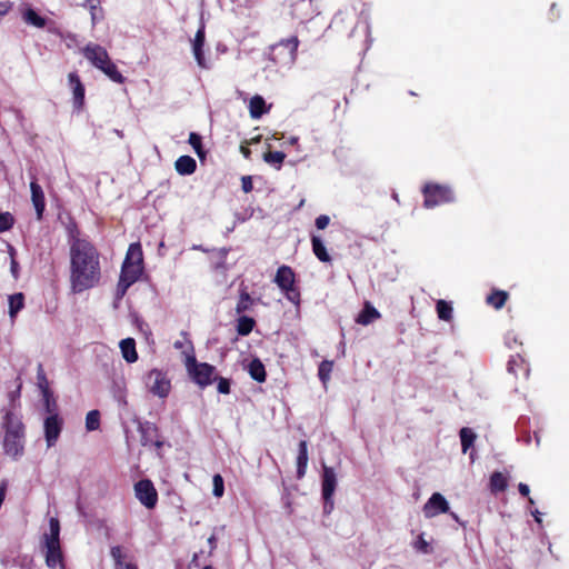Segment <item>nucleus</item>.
Returning a JSON list of instances; mask_svg holds the SVG:
<instances>
[{
    "instance_id": "1",
    "label": "nucleus",
    "mask_w": 569,
    "mask_h": 569,
    "mask_svg": "<svg viewBox=\"0 0 569 569\" xmlns=\"http://www.w3.org/2000/svg\"><path fill=\"white\" fill-rule=\"evenodd\" d=\"M101 280L100 253L91 241H77L70 247V288L81 293Z\"/></svg>"
},
{
    "instance_id": "2",
    "label": "nucleus",
    "mask_w": 569,
    "mask_h": 569,
    "mask_svg": "<svg viewBox=\"0 0 569 569\" xmlns=\"http://www.w3.org/2000/svg\"><path fill=\"white\" fill-rule=\"evenodd\" d=\"M2 428L4 430V453L17 459L24 451L26 427L19 416L7 410L2 419Z\"/></svg>"
},
{
    "instance_id": "3",
    "label": "nucleus",
    "mask_w": 569,
    "mask_h": 569,
    "mask_svg": "<svg viewBox=\"0 0 569 569\" xmlns=\"http://www.w3.org/2000/svg\"><path fill=\"white\" fill-rule=\"evenodd\" d=\"M82 54L94 68L102 71L113 82L119 84L124 82L126 78L112 62L108 51L100 44L88 43L82 48Z\"/></svg>"
},
{
    "instance_id": "4",
    "label": "nucleus",
    "mask_w": 569,
    "mask_h": 569,
    "mask_svg": "<svg viewBox=\"0 0 569 569\" xmlns=\"http://www.w3.org/2000/svg\"><path fill=\"white\" fill-rule=\"evenodd\" d=\"M421 192L423 196V207L426 209H432L456 201L455 191L448 184L427 182L423 184Z\"/></svg>"
},
{
    "instance_id": "5",
    "label": "nucleus",
    "mask_w": 569,
    "mask_h": 569,
    "mask_svg": "<svg viewBox=\"0 0 569 569\" xmlns=\"http://www.w3.org/2000/svg\"><path fill=\"white\" fill-rule=\"evenodd\" d=\"M274 282L290 302L296 306L300 305V290L296 286V273L291 267L286 264L280 266L277 270Z\"/></svg>"
},
{
    "instance_id": "6",
    "label": "nucleus",
    "mask_w": 569,
    "mask_h": 569,
    "mask_svg": "<svg viewBox=\"0 0 569 569\" xmlns=\"http://www.w3.org/2000/svg\"><path fill=\"white\" fill-rule=\"evenodd\" d=\"M186 367L191 379L200 388H206L214 381L216 367L207 362H198L193 355L187 357Z\"/></svg>"
},
{
    "instance_id": "7",
    "label": "nucleus",
    "mask_w": 569,
    "mask_h": 569,
    "mask_svg": "<svg viewBox=\"0 0 569 569\" xmlns=\"http://www.w3.org/2000/svg\"><path fill=\"white\" fill-rule=\"evenodd\" d=\"M298 46L299 39L296 36L282 39L271 47V59L283 66L292 64L297 58Z\"/></svg>"
},
{
    "instance_id": "8",
    "label": "nucleus",
    "mask_w": 569,
    "mask_h": 569,
    "mask_svg": "<svg viewBox=\"0 0 569 569\" xmlns=\"http://www.w3.org/2000/svg\"><path fill=\"white\" fill-rule=\"evenodd\" d=\"M337 487V477L333 468L323 466L322 469V499L323 513L329 515L333 510V495Z\"/></svg>"
},
{
    "instance_id": "9",
    "label": "nucleus",
    "mask_w": 569,
    "mask_h": 569,
    "mask_svg": "<svg viewBox=\"0 0 569 569\" xmlns=\"http://www.w3.org/2000/svg\"><path fill=\"white\" fill-rule=\"evenodd\" d=\"M146 385L150 392L159 398H166L171 390V381L167 373L159 369H152L146 377Z\"/></svg>"
},
{
    "instance_id": "10",
    "label": "nucleus",
    "mask_w": 569,
    "mask_h": 569,
    "mask_svg": "<svg viewBox=\"0 0 569 569\" xmlns=\"http://www.w3.org/2000/svg\"><path fill=\"white\" fill-rule=\"evenodd\" d=\"M137 499L148 509H153L158 502V492L149 479H142L134 485Z\"/></svg>"
},
{
    "instance_id": "11",
    "label": "nucleus",
    "mask_w": 569,
    "mask_h": 569,
    "mask_svg": "<svg viewBox=\"0 0 569 569\" xmlns=\"http://www.w3.org/2000/svg\"><path fill=\"white\" fill-rule=\"evenodd\" d=\"M63 419L58 413L49 415L43 422L47 447H53L62 431Z\"/></svg>"
},
{
    "instance_id": "12",
    "label": "nucleus",
    "mask_w": 569,
    "mask_h": 569,
    "mask_svg": "<svg viewBox=\"0 0 569 569\" xmlns=\"http://www.w3.org/2000/svg\"><path fill=\"white\" fill-rule=\"evenodd\" d=\"M422 510L426 518H433L439 513L448 512L449 505L441 493L435 492L425 503Z\"/></svg>"
},
{
    "instance_id": "13",
    "label": "nucleus",
    "mask_w": 569,
    "mask_h": 569,
    "mask_svg": "<svg viewBox=\"0 0 569 569\" xmlns=\"http://www.w3.org/2000/svg\"><path fill=\"white\" fill-rule=\"evenodd\" d=\"M69 86L72 90L73 108L78 111L82 110L84 106V93L86 89L77 72H70L68 74Z\"/></svg>"
},
{
    "instance_id": "14",
    "label": "nucleus",
    "mask_w": 569,
    "mask_h": 569,
    "mask_svg": "<svg viewBox=\"0 0 569 569\" xmlns=\"http://www.w3.org/2000/svg\"><path fill=\"white\" fill-rule=\"evenodd\" d=\"M206 42V27L203 23L199 27L192 41V51L198 66L202 69L208 68L207 60L203 53V47Z\"/></svg>"
},
{
    "instance_id": "15",
    "label": "nucleus",
    "mask_w": 569,
    "mask_h": 569,
    "mask_svg": "<svg viewBox=\"0 0 569 569\" xmlns=\"http://www.w3.org/2000/svg\"><path fill=\"white\" fill-rule=\"evenodd\" d=\"M507 370L509 373L513 375L515 378H522L527 380L530 375V368L525 358L517 353L511 356L507 363Z\"/></svg>"
},
{
    "instance_id": "16",
    "label": "nucleus",
    "mask_w": 569,
    "mask_h": 569,
    "mask_svg": "<svg viewBox=\"0 0 569 569\" xmlns=\"http://www.w3.org/2000/svg\"><path fill=\"white\" fill-rule=\"evenodd\" d=\"M31 190V201L36 209L38 220H41L43 217V212L46 209V198L42 187L37 182V179H33L30 182Z\"/></svg>"
},
{
    "instance_id": "17",
    "label": "nucleus",
    "mask_w": 569,
    "mask_h": 569,
    "mask_svg": "<svg viewBox=\"0 0 569 569\" xmlns=\"http://www.w3.org/2000/svg\"><path fill=\"white\" fill-rule=\"evenodd\" d=\"M47 548L46 563L49 568L56 569L58 566L63 568V556L60 545L44 543Z\"/></svg>"
},
{
    "instance_id": "18",
    "label": "nucleus",
    "mask_w": 569,
    "mask_h": 569,
    "mask_svg": "<svg viewBox=\"0 0 569 569\" xmlns=\"http://www.w3.org/2000/svg\"><path fill=\"white\" fill-rule=\"evenodd\" d=\"M110 555L114 560L116 569H138L137 563L129 559L127 555H123L120 546L111 547Z\"/></svg>"
},
{
    "instance_id": "19",
    "label": "nucleus",
    "mask_w": 569,
    "mask_h": 569,
    "mask_svg": "<svg viewBox=\"0 0 569 569\" xmlns=\"http://www.w3.org/2000/svg\"><path fill=\"white\" fill-rule=\"evenodd\" d=\"M380 318L381 313L369 301H366L362 310L356 318V322L362 326H368Z\"/></svg>"
},
{
    "instance_id": "20",
    "label": "nucleus",
    "mask_w": 569,
    "mask_h": 569,
    "mask_svg": "<svg viewBox=\"0 0 569 569\" xmlns=\"http://www.w3.org/2000/svg\"><path fill=\"white\" fill-rule=\"evenodd\" d=\"M308 442L300 440L298 445V457H297V478L301 479L305 477L308 466Z\"/></svg>"
},
{
    "instance_id": "21",
    "label": "nucleus",
    "mask_w": 569,
    "mask_h": 569,
    "mask_svg": "<svg viewBox=\"0 0 569 569\" xmlns=\"http://www.w3.org/2000/svg\"><path fill=\"white\" fill-rule=\"evenodd\" d=\"M174 169L181 176H190L197 170V162L191 156H180L174 162Z\"/></svg>"
},
{
    "instance_id": "22",
    "label": "nucleus",
    "mask_w": 569,
    "mask_h": 569,
    "mask_svg": "<svg viewBox=\"0 0 569 569\" xmlns=\"http://www.w3.org/2000/svg\"><path fill=\"white\" fill-rule=\"evenodd\" d=\"M119 346L122 357L127 362L133 363L138 360V352L136 349V341L133 338L122 339Z\"/></svg>"
},
{
    "instance_id": "23",
    "label": "nucleus",
    "mask_w": 569,
    "mask_h": 569,
    "mask_svg": "<svg viewBox=\"0 0 569 569\" xmlns=\"http://www.w3.org/2000/svg\"><path fill=\"white\" fill-rule=\"evenodd\" d=\"M248 372L250 377L256 380L257 382H264L267 379V372L264 365L262 361L258 358H254L250 361L248 366Z\"/></svg>"
},
{
    "instance_id": "24",
    "label": "nucleus",
    "mask_w": 569,
    "mask_h": 569,
    "mask_svg": "<svg viewBox=\"0 0 569 569\" xmlns=\"http://www.w3.org/2000/svg\"><path fill=\"white\" fill-rule=\"evenodd\" d=\"M249 112L251 118L259 119L268 112L266 101L261 96H253L249 102Z\"/></svg>"
},
{
    "instance_id": "25",
    "label": "nucleus",
    "mask_w": 569,
    "mask_h": 569,
    "mask_svg": "<svg viewBox=\"0 0 569 569\" xmlns=\"http://www.w3.org/2000/svg\"><path fill=\"white\" fill-rule=\"evenodd\" d=\"M143 271V266H134L133 263L122 262L120 277L131 282L138 281Z\"/></svg>"
},
{
    "instance_id": "26",
    "label": "nucleus",
    "mask_w": 569,
    "mask_h": 569,
    "mask_svg": "<svg viewBox=\"0 0 569 569\" xmlns=\"http://www.w3.org/2000/svg\"><path fill=\"white\" fill-rule=\"evenodd\" d=\"M490 491L495 495L503 492L508 488V478L500 471H495L490 476Z\"/></svg>"
},
{
    "instance_id": "27",
    "label": "nucleus",
    "mask_w": 569,
    "mask_h": 569,
    "mask_svg": "<svg viewBox=\"0 0 569 569\" xmlns=\"http://www.w3.org/2000/svg\"><path fill=\"white\" fill-rule=\"evenodd\" d=\"M123 261L133 263L134 266H143V253L139 242H134L129 246Z\"/></svg>"
},
{
    "instance_id": "28",
    "label": "nucleus",
    "mask_w": 569,
    "mask_h": 569,
    "mask_svg": "<svg viewBox=\"0 0 569 569\" xmlns=\"http://www.w3.org/2000/svg\"><path fill=\"white\" fill-rule=\"evenodd\" d=\"M508 298L509 293L507 291L495 289L490 292V295L487 296L486 302L495 309L499 310L506 305Z\"/></svg>"
},
{
    "instance_id": "29",
    "label": "nucleus",
    "mask_w": 569,
    "mask_h": 569,
    "mask_svg": "<svg viewBox=\"0 0 569 569\" xmlns=\"http://www.w3.org/2000/svg\"><path fill=\"white\" fill-rule=\"evenodd\" d=\"M311 246H312V251H313L315 256L321 262H330L331 261V257L329 256V253L325 247V243L320 237L312 236L311 237Z\"/></svg>"
},
{
    "instance_id": "30",
    "label": "nucleus",
    "mask_w": 569,
    "mask_h": 569,
    "mask_svg": "<svg viewBox=\"0 0 569 569\" xmlns=\"http://www.w3.org/2000/svg\"><path fill=\"white\" fill-rule=\"evenodd\" d=\"M44 543L60 545V522L58 518H50L49 533L44 535Z\"/></svg>"
},
{
    "instance_id": "31",
    "label": "nucleus",
    "mask_w": 569,
    "mask_h": 569,
    "mask_svg": "<svg viewBox=\"0 0 569 569\" xmlns=\"http://www.w3.org/2000/svg\"><path fill=\"white\" fill-rule=\"evenodd\" d=\"M9 316L13 320L18 312L21 311L24 307V295L22 292H17L9 296Z\"/></svg>"
},
{
    "instance_id": "32",
    "label": "nucleus",
    "mask_w": 569,
    "mask_h": 569,
    "mask_svg": "<svg viewBox=\"0 0 569 569\" xmlns=\"http://www.w3.org/2000/svg\"><path fill=\"white\" fill-rule=\"evenodd\" d=\"M83 6L89 9L92 26H96L97 22L103 19V9L101 8L100 0H86Z\"/></svg>"
},
{
    "instance_id": "33",
    "label": "nucleus",
    "mask_w": 569,
    "mask_h": 569,
    "mask_svg": "<svg viewBox=\"0 0 569 569\" xmlns=\"http://www.w3.org/2000/svg\"><path fill=\"white\" fill-rule=\"evenodd\" d=\"M256 327V320L248 316H240L237 320V332L239 336H248L252 332Z\"/></svg>"
},
{
    "instance_id": "34",
    "label": "nucleus",
    "mask_w": 569,
    "mask_h": 569,
    "mask_svg": "<svg viewBox=\"0 0 569 569\" xmlns=\"http://www.w3.org/2000/svg\"><path fill=\"white\" fill-rule=\"evenodd\" d=\"M253 305L254 300L251 298L249 292L246 289H243L239 293V299L236 305V312L238 315H242L246 311H249Z\"/></svg>"
},
{
    "instance_id": "35",
    "label": "nucleus",
    "mask_w": 569,
    "mask_h": 569,
    "mask_svg": "<svg viewBox=\"0 0 569 569\" xmlns=\"http://www.w3.org/2000/svg\"><path fill=\"white\" fill-rule=\"evenodd\" d=\"M66 230L70 247L74 246L77 241H89L87 238H81V231L78 223L72 218H70L69 222L66 224Z\"/></svg>"
},
{
    "instance_id": "36",
    "label": "nucleus",
    "mask_w": 569,
    "mask_h": 569,
    "mask_svg": "<svg viewBox=\"0 0 569 569\" xmlns=\"http://www.w3.org/2000/svg\"><path fill=\"white\" fill-rule=\"evenodd\" d=\"M459 436L461 440L462 452L466 453L473 446L477 436L472 429L468 427L461 428Z\"/></svg>"
},
{
    "instance_id": "37",
    "label": "nucleus",
    "mask_w": 569,
    "mask_h": 569,
    "mask_svg": "<svg viewBox=\"0 0 569 569\" xmlns=\"http://www.w3.org/2000/svg\"><path fill=\"white\" fill-rule=\"evenodd\" d=\"M262 158L263 161L268 164L274 167L276 169H280L286 159V153L282 151L268 150L263 153Z\"/></svg>"
},
{
    "instance_id": "38",
    "label": "nucleus",
    "mask_w": 569,
    "mask_h": 569,
    "mask_svg": "<svg viewBox=\"0 0 569 569\" xmlns=\"http://www.w3.org/2000/svg\"><path fill=\"white\" fill-rule=\"evenodd\" d=\"M188 142L192 147L199 159L203 160L207 156V151L203 149L202 146V137L197 132H190Z\"/></svg>"
},
{
    "instance_id": "39",
    "label": "nucleus",
    "mask_w": 569,
    "mask_h": 569,
    "mask_svg": "<svg viewBox=\"0 0 569 569\" xmlns=\"http://www.w3.org/2000/svg\"><path fill=\"white\" fill-rule=\"evenodd\" d=\"M438 318L443 321H450L452 319V306L446 300H438L436 305Z\"/></svg>"
},
{
    "instance_id": "40",
    "label": "nucleus",
    "mask_w": 569,
    "mask_h": 569,
    "mask_svg": "<svg viewBox=\"0 0 569 569\" xmlns=\"http://www.w3.org/2000/svg\"><path fill=\"white\" fill-rule=\"evenodd\" d=\"M23 20L31 26L37 28H43L46 26V19L39 16L33 9L28 8L23 12Z\"/></svg>"
},
{
    "instance_id": "41",
    "label": "nucleus",
    "mask_w": 569,
    "mask_h": 569,
    "mask_svg": "<svg viewBox=\"0 0 569 569\" xmlns=\"http://www.w3.org/2000/svg\"><path fill=\"white\" fill-rule=\"evenodd\" d=\"M37 385H38V388L40 389L42 396L49 395V390H51V389L49 387V381H48V378L44 372L42 363H39L37 367Z\"/></svg>"
},
{
    "instance_id": "42",
    "label": "nucleus",
    "mask_w": 569,
    "mask_h": 569,
    "mask_svg": "<svg viewBox=\"0 0 569 569\" xmlns=\"http://www.w3.org/2000/svg\"><path fill=\"white\" fill-rule=\"evenodd\" d=\"M333 369L332 360H323L318 368V377L320 381L326 386L330 380V376Z\"/></svg>"
},
{
    "instance_id": "43",
    "label": "nucleus",
    "mask_w": 569,
    "mask_h": 569,
    "mask_svg": "<svg viewBox=\"0 0 569 569\" xmlns=\"http://www.w3.org/2000/svg\"><path fill=\"white\" fill-rule=\"evenodd\" d=\"M100 428V412L99 410H91L86 417V429L88 431H96Z\"/></svg>"
},
{
    "instance_id": "44",
    "label": "nucleus",
    "mask_w": 569,
    "mask_h": 569,
    "mask_svg": "<svg viewBox=\"0 0 569 569\" xmlns=\"http://www.w3.org/2000/svg\"><path fill=\"white\" fill-rule=\"evenodd\" d=\"M14 224V217L10 212H0V233L10 230Z\"/></svg>"
},
{
    "instance_id": "45",
    "label": "nucleus",
    "mask_w": 569,
    "mask_h": 569,
    "mask_svg": "<svg viewBox=\"0 0 569 569\" xmlns=\"http://www.w3.org/2000/svg\"><path fill=\"white\" fill-rule=\"evenodd\" d=\"M213 489L212 493L217 498H221L224 493V485H223V478L221 475L217 473L212 478Z\"/></svg>"
},
{
    "instance_id": "46",
    "label": "nucleus",
    "mask_w": 569,
    "mask_h": 569,
    "mask_svg": "<svg viewBox=\"0 0 569 569\" xmlns=\"http://www.w3.org/2000/svg\"><path fill=\"white\" fill-rule=\"evenodd\" d=\"M42 398L44 400L46 411L49 415L57 413V402H56V400L53 398L52 391L49 390V395L48 396H42Z\"/></svg>"
},
{
    "instance_id": "47",
    "label": "nucleus",
    "mask_w": 569,
    "mask_h": 569,
    "mask_svg": "<svg viewBox=\"0 0 569 569\" xmlns=\"http://www.w3.org/2000/svg\"><path fill=\"white\" fill-rule=\"evenodd\" d=\"M132 284H133V282L119 277V281L117 283V290H116L117 297L122 298L126 295L129 287H131Z\"/></svg>"
},
{
    "instance_id": "48",
    "label": "nucleus",
    "mask_w": 569,
    "mask_h": 569,
    "mask_svg": "<svg viewBox=\"0 0 569 569\" xmlns=\"http://www.w3.org/2000/svg\"><path fill=\"white\" fill-rule=\"evenodd\" d=\"M214 380H217V389L222 395L230 393V381L227 378L223 377H214Z\"/></svg>"
},
{
    "instance_id": "49",
    "label": "nucleus",
    "mask_w": 569,
    "mask_h": 569,
    "mask_svg": "<svg viewBox=\"0 0 569 569\" xmlns=\"http://www.w3.org/2000/svg\"><path fill=\"white\" fill-rule=\"evenodd\" d=\"M415 548L422 553H429L431 551L429 542L423 538L421 533L415 542Z\"/></svg>"
},
{
    "instance_id": "50",
    "label": "nucleus",
    "mask_w": 569,
    "mask_h": 569,
    "mask_svg": "<svg viewBox=\"0 0 569 569\" xmlns=\"http://www.w3.org/2000/svg\"><path fill=\"white\" fill-rule=\"evenodd\" d=\"M17 388L13 391L9 392V400L14 406V402L20 398L21 388H22V381L20 377H17Z\"/></svg>"
},
{
    "instance_id": "51",
    "label": "nucleus",
    "mask_w": 569,
    "mask_h": 569,
    "mask_svg": "<svg viewBox=\"0 0 569 569\" xmlns=\"http://www.w3.org/2000/svg\"><path fill=\"white\" fill-rule=\"evenodd\" d=\"M9 254L11 257V272L17 278L18 276V268L19 263L17 262L14 256H16V249L12 246H9Z\"/></svg>"
},
{
    "instance_id": "52",
    "label": "nucleus",
    "mask_w": 569,
    "mask_h": 569,
    "mask_svg": "<svg viewBox=\"0 0 569 569\" xmlns=\"http://www.w3.org/2000/svg\"><path fill=\"white\" fill-rule=\"evenodd\" d=\"M315 223L319 230L326 229L330 223V218L327 214H320L319 217L316 218Z\"/></svg>"
},
{
    "instance_id": "53",
    "label": "nucleus",
    "mask_w": 569,
    "mask_h": 569,
    "mask_svg": "<svg viewBox=\"0 0 569 569\" xmlns=\"http://www.w3.org/2000/svg\"><path fill=\"white\" fill-rule=\"evenodd\" d=\"M241 188L242 190L248 193L253 189L252 180L250 176H243L241 178Z\"/></svg>"
},
{
    "instance_id": "54",
    "label": "nucleus",
    "mask_w": 569,
    "mask_h": 569,
    "mask_svg": "<svg viewBox=\"0 0 569 569\" xmlns=\"http://www.w3.org/2000/svg\"><path fill=\"white\" fill-rule=\"evenodd\" d=\"M518 490H519V493L523 497H528V501L530 505H533L535 501L532 498L529 497V493H530V489H529V486L523 483V482H520L518 485Z\"/></svg>"
},
{
    "instance_id": "55",
    "label": "nucleus",
    "mask_w": 569,
    "mask_h": 569,
    "mask_svg": "<svg viewBox=\"0 0 569 569\" xmlns=\"http://www.w3.org/2000/svg\"><path fill=\"white\" fill-rule=\"evenodd\" d=\"M248 146H249L248 141L240 144V152L242 153V156L246 159H250V156H251V150L249 149Z\"/></svg>"
},
{
    "instance_id": "56",
    "label": "nucleus",
    "mask_w": 569,
    "mask_h": 569,
    "mask_svg": "<svg viewBox=\"0 0 569 569\" xmlns=\"http://www.w3.org/2000/svg\"><path fill=\"white\" fill-rule=\"evenodd\" d=\"M11 4L8 1L0 2V16H4L9 12Z\"/></svg>"
},
{
    "instance_id": "57",
    "label": "nucleus",
    "mask_w": 569,
    "mask_h": 569,
    "mask_svg": "<svg viewBox=\"0 0 569 569\" xmlns=\"http://www.w3.org/2000/svg\"><path fill=\"white\" fill-rule=\"evenodd\" d=\"M151 430V427H148L146 430H143V435H142V445H148L149 443V440L147 439L146 437V433ZM153 431H156V428H152Z\"/></svg>"
},
{
    "instance_id": "58",
    "label": "nucleus",
    "mask_w": 569,
    "mask_h": 569,
    "mask_svg": "<svg viewBox=\"0 0 569 569\" xmlns=\"http://www.w3.org/2000/svg\"><path fill=\"white\" fill-rule=\"evenodd\" d=\"M260 140H261V136H258V137L252 138L250 141H248V143L249 144L258 143V142H260Z\"/></svg>"
},
{
    "instance_id": "59",
    "label": "nucleus",
    "mask_w": 569,
    "mask_h": 569,
    "mask_svg": "<svg viewBox=\"0 0 569 569\" xmlns=\"http://www.w3.org/2000/svg\"><path fill=\"white\" fill-rule=\"evenodd\" d=\"M532 515L535 516V519L537 522H541V519H540V513L538 510H536L535 512H532Z\"/></svg>"
},
{
    "instance_id": "60",
    "label": "nucleus",
    "mask_w": 569,
    "mask_h": 569,
    "mask_svg": "<svg viewBox=\"0 0 569 569\" xmlns=\"http://www.w3.org/2000/svg\"><path fill=\"white\" fill-rule=\"evenodd\" d=\"M173 347H174L176 349H181V348L183 347V343H182L181 341H176V342L173 343Z\"/></svg>"
},
{
    "instance_id": "61",
    "label": "nucleus",
    "mask_w": 569,
    "mask_h": 569,
    "mask_svg": "<svg viewBox=\"0 0 569 569\" xmlns=\"http://www.w3.org/2000/svg\"><path fill=\"white\" fill-rule=\"evenodd\" d=\"M556 8H557V4H556V3H552V6H551V8H550V11H551V14H552V16H557V14L555 13Z\"/></svg>"
},
{
    "instance_id": "62",
    "label": "nucleus",
    "mask_w": 569,
    "mask_h": 569,
    "mask_svg": "<svg viewBox=\"0 0 569 569\" xmlns=\"http://www.w3.org/2000/svg\"><path fill=\"white\" fill-rule=\"evenodd\" d=\"M297 141H298V138H297V137H292V138L290 139V143H292V144H293V143H296Z\"/></svg>"
},
{
    "instance_id": "63",
    "label": "nucleus",
    "mask_w": 569,
    "mask_h": 569,
    "mask_svg": "<svg viewBox=\"0 0 569 569\" xmlns=\"http://www.w3.org/2000/svg\"><path fill=\"white\" fill-rule=\"evenodd\" d=\"M202 569H213L211 566H206Z\"/></svg>"
}]
</instances>
